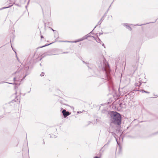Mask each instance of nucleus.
<instances>
[{
	"label": "nucleus",
	"mask_w": 158,
	"mask_h": 158,
	"mask_svg": "<svg viewBox=\"0 0 158 158\" xmlns=\"http://www.w3.org/2000/svg\"><path fill=\"white\" fill-rule=\"evenodd\" d=\"M28 69L29 67L28 66H26L22 69H18L15 73H14V74H13V75H14V74H18V75H19V74L20 75V76L19 77H14L13 79L14 81L15 82L18 81H19L21 78V75L22 74H25V75L23 78L22 79L24 78L28 75L27 72Z\"/></svg>",
	"instance_id": "nucleus-2"
},
{
	"label": "nucleus",
	"mask_w": 158,
	"mask_h": 158,
	"mask_svg": "<svg viewBox=\"0 0 158 158\" xmlns=\"http://www.w3.org/2000/svg\"><path fill=\"white\" fill-rule=\"evenodd\" d=\"M117 125L110 123V126L108 129L109 132L113 133L115 130V128Z\"/></svg>",
	"instance_id": "nucleus-3"
},
{
	"label": "nucleus",
	"mask_w": 158,
	"mask_h": 158,
	"mask_svg": "<svg viewBox=\"0 0 158 158\" xmlns=\"http://www.w3.org/2000/svg\"><path fill=\"white\" fill-rule=\"evenodd\" d=\"M64 118H66L67 116L69 115L70 114L69 111H66L65 109H64L62 112Z\"/></svg>",
	"instance_id": "nucleus-4"
},
{
	"label": "nucleus",
	"mask_w": 158,
	"mask_h": 158,
	"mask_svg": "<svg viewBox=\"0 0 158 158\" xmlns=\"http://www.w3.org/2000/svg\"><path fill=\"white\" fill-rule=\"evenodd\" d=\"M103 19L102 18L98 22V24H99L100 25L101 23L102 22V21H103Z\"/></svg>",
	"instance_id": "nucleus-11"
},
{
	"label": "nucleus",
	"mask_w": 158,
	"mask_h": 158,
	"mask_svg": "<svg viewBox=\"0 0 158 158\" xmlns=\"http://www.w3.org/2000/svg\"><path fill=\"white\" fill-rule=\"evenodd\" d=\"M52 30L53 31H54V30H53L52 28Z\"/></svg>",
	"instance_id": "nucleus-29"
},
{
	"label": "nucleus",
	"mask_w": 158,
	"mask_h": 158,
	"mask_svg": "<svg viewBox=\"0 0 158 158\" xmlns=\"http://www.w3.org/2000/svg\"><path fill=\"white\" fill-rule=\"evenodd\" d=\"M40 65L41 66V64H40Z\"/></svg>",
	"instance_id": "nucleus-31"
},
{
	"label": "nucleus",
	"mask_w": 158,
	"mask_h": 158,
	"mask_svg": "<svg viewBox=\"0 0 158 158\" xmlns=\"http://www.w3.org/2000/svg\"><path fill=\"white\" fill-rule=\"evenodd\" d=\"M87 35H85V36H84V37H83V39H84V40H85V39H86L88 37H87Z\"/></svg>",
	"instance_id": "nucleus-14"
},
{
	"label": "nucleus",
	"mask_w": 158,
	"mask_h": 158,
	"mask_svg": "<svg viewBox=\"0 0 158 158\" xmlns=\"http://www.w3.org/2000/svg\"><path fill=\"white\" fill-rule=\"evenodd\" d=\"M87 35H85V36H84V37H83V39H84V40H85V39H86L88 37H87Z\"/></svg>",
	"instance_id": "nucleus-15"
},
{
	"label": "nucleus",
	"mask_w": 158,
	"mask_h": 158,
	"mask_svg": "<svg viewBox=\"0 0 158 158\" xmlns=\"http://www.w3.org/2000/svg\"><path fill=\"white\" fill-rule=\"evenodd\" d=\"M95 40L98 43H100V41H101L99 39V38H96L95 39Z\"/></svg>",
	"instance_id": "nucleus-12"
},
{
	"label": "nucleus",
	"mask_w": 158,
	"mask_h": 158,
	"mask_svg": "<svg viewBox=\"0 0 158 158\" xmlns=\"http://www.w3.org/2000/svg\"><path fill=\"white\" fill-rule=\"evenodd\" d=\"M105 72H106V70H105Z\"/></svg>",
	"instance_id": "nucleus-32"
},
{
	"label": "nucleus",
	"mask_w": 158,
	"mask_h": 158,
	"mask_svg": "<svg viewBox=\"0 0 158 158\" xmlns=\"http://www.w3.org/2000/svg\"><path fill=\"white\" fill-rule=\"evenodd\" d=\"M60 102L62 104L64 105H66L65 102L64 100L63 99L61 98L59 99Z\"/></svg>",
	"instance_id": "nucleus-7"
},
{
	"label": "nucleus",
	"mask_w": 158,
	"mask_h": 158,
	"mask_svg": "<svg viewBox=\"0 0 158 158\" xmlns=\"http://www.w3.org/2000/svg\"><path fill=\"white\" fill-rule=\"evenodd\" d=\"M11 6H7V7H3L1 8H0V10H3V9H6V8H8L9 7H10Z\"/></svg>",
	"instance_id": "nucleus-10"
},
{
	"label": "nucleus",
	"mask_w": 158,
	"mask_h": 158,
	"mask_svg": "<svg viewBox=\"0 0 158 158\" xmlns=\"http://www.w3.org/2000/svg\"><path fill=\"white\" fill-rule=\"evenodd\" d=\"M41 39L43 38V35H41Z\"/></svg>",
	"instance_id": "nucleus-24"
},
{
	"label": "nucleus",
	"mask_w": 158,
	"mask_h": 158,
	"mask_svg": "<svg viewBox=\"0 0 158 158\" xmlns=\"http://www.w3.org/2000/svg\"><path fill=\"white\" fill-rule=\"evenodd\" d=\"M116 141H117V143L118 144V141H117V139L116 140Z\"/></svg>",
	"instance_id": "nucleus-28"
},
{
	"label": "nucleus",
	"mask_w": 158,
	"mask_h": 158,
	"mask_svg": "<svg viewBox=\"0 0 158 158\" xmlns=\"http://www.w3.org/2000/svg\"><path fill=\"white\" fill-rule=\"evenodd\" d=\"M93 158H100V157L96 156L94 157Z\"/></svg>",
	"instance_id": "nucleus-20"
},
{
	"label": "nucleus",
	"mask_w": 158,
	"mask_h": 158,
	"mask_svg": "<svg viewBox=\"0 0 158 158\" xmlns=\"http://www.w3.org/2000/svg\"><path fill=\"white\" fill-rule=\"evenodd\" d=\"M142 92L143 93L145 92V93H148V94H149V92H148V91H144V90H142Z\"/></svg>",
	"instance_id": "nucleus-16"
},
{
	"label": "nucleus",
	"mask_w": 158,
	"mask_h": 158,
	"mask_svg": "<svg viewBox=\"0 0 158 158\" xmlns=\"http://www.w3.org/2000/svg\"><path fill=\"white\" fill-rule=\"evenodd\" d=\"M46 44V45H44V46H42L40 47H39V48H43V47H45V46H48V45H50V44Z\"/></svg>",
	"instance_id": "nucleus-13"
},
{
	"label": "nucleus",
	"mask_w": 158,
	"mask_h": 158,
	"mask_svg": "<svg viewBox=\"0 0 158 158\" xmlns=\"http://www.w3.org/2000/svg\"><path fill=\"white\" fill-rule=\"evenodd\" d=\"M110 119L111 123L118 125L121 124V115L116 112H112L110 114Z\"/></svg>",
	"instance_id": "nucleus-1"
},
{
	"label": "nucleus",
	"mask_w": 158,
	"mask_h": 158,
	"mask_svg": "<svg viewBox=\"0 0 158 158\" xmlns=\"http://www.w3.org/2000/svg\"><path fill=\"white\" fill-rule=\"evenodd\" d=\"M40 75L41 76H43L44 75V73H42L41 74H40Z\"/></svg>",
	"instance_id": "nucleus-17"
},
{
	"label": "nucleus",
	"mask_w": 158,
	"mask_h": 158,
	"mask_svg": "<svg viewBox=\"0 0 158 158\" xmlns=\"http://www.w3.org/2000/svg\"><path fill=\"white\" fill-rule=\"evenodd\" d=\"M87 35V36H87V37H88H88H89V36H89V34H87V35Z\"/></svg>",
	"instance_id": "nucleus-22"
},
{
	"label": "nucleus",
	"mask_w": 158,
	"mask_h": 158,
	"mask_svg": "<svg viewBox=\"0 0 158 158\" xmlns=\"http://www.w3.org/2000/svg\"><path fill=\"white\" fill-rule=\"evenodd\" d=\"M123 26L129 29L131 31L132 30V28L129 26L128 24L123 23Z\"/></svg>",
	"instance_id": "nucleus-5"
},
{
	"label": "nucleus",
	"mask_w": 158,
	"mask_h": 158,
	"mask_svg": "<svg viewBox=\"0 0 158 158\" xmlns=\"http://www.w3.org/2000/svg\"><path fill=\"white\" fill-rule=\"evenodd\" d=\"M80 40H79V39H78L76 41H65V42H69V43H77V42H80Z\"/></svg>",
	"instance_id": "nucleus-9"
},
{
	"label": "nucleus",
	"mask_w": 158,
	"mask_h": 158,
	"mask_svg": "<svg viewBox=\"0 0 158 158\" xmlns=\"http://www.w3.org/2000/svg\"><path fill=\"white\" fill-rule=\"evenodd\" d=\"M83 63H85V62L84 61H83ZM85 63L87 64H88L87 63Z\"/></svg>",
	"instance_id": "nucleus-26"
},
{
	"label": "nucleus",
	"mask_w": 158,
	"mask_h": 158,
	"mask_svg": "<svg viewBox=\"0 0 158 158\" xmlns=\"http://www.w3.org/2000/svg\"><path fill=\"white\" fill-rule=\"evenodd\" d=\"M87 66H88L89 68V66L88 65H87Z\"/></svg>",
	"instance_id": "nucleus-30"
},
{
	"label": "nucleus",
	"mask_w": 158,
	"mask_h": 158,
	"mask_svg": "<svg viewBox=\"0 0 158 158\" xmlns=\"http://www.w3.org/2000/svg\"><path fill=\"white\" fill-rule=\"evenodd\" d=\"M79 40L80 41H83L84 40V39H83V37L82 38L79 39Z\"/></svg>",
	"instance_id": "nucleus-18"
},
{
	"label": "nucleus",
	"mask_w": 158,
	"mask_h": 158,
	"mask_svg": "<svg viewBox=\"0 0 158 158\" xmlns=\"http://www.w3.org/2000/svg\"><path fill=\"white\" fill-rule=\"evenodd\" d=\"M7 83H8V82H7ZM8 83L9 84H15V85H17V84L15 83Z\"/></svg>",
	"instance_id": "nucleus-19"
},
{
	"label": "nucleus",
	"mask_w": 158,
	"mask_h": 158,
	"mask_svg": "<svg viewBox=\"0 0 158 158\" xmlns=\"http://www.w3.org/2000/svg\"><path fill=\"white\" fill-rule=\"evenodd\" d=\"M63 53H68V52H64Z\"/></svg>",
	"instance_id": "nucleus-23"
},
{
	"label": "nucleus",
	"mask_w": 158,
	"mask_h": 158,
	"mask_svg": "<svg viewBox=\"0 0 158 158\" xmlns=\"http://www.w3.org/2000/svg\"><path fill=\"white\" fill-rule=\"evenodd\" d=\"M102 46L105 47L104 45V44H103Z\"/></svg>",
	"instance_id": "nucleus-27"
},
{
	"label": "nucleus",
	"mask_w": 158,
	"mask_h": 158,
	"mask_svg": "<svg viewBox=\"0 0 158 158\" xmlns=\"http://www.w3.org/2000/svg\"><path fill=\"white\" fill-rule=\"evenodd\" d=\"M121 104H121V103H120V104H119V106H120V107H121Z\"/></svg>",
	"instance_id": "nucleus-25"
},
{
	"label": "nucleus",
	"mask_w": 158,
	"mask_h": 158,
	"mask_svg": "<svg viewBox=\"0 0 158 158\" xmlns=\"http://www.w3.org/2000/svg\"><path fill=\"white\" fill-rule=\"evenodd\" d=\"M141 84V82L140 81H138V82H136L135 83V86H136L139 87V86H140Z\"/></svg>",
	"instance_id": "nucleus-8"
},
{
	"label": "nucleus",
	"mask_w": 158,
	"mask_h": 158,
	"mask_svg": "<svg viewBox=\"0 0 158 158\" xmlns=\"http://www.w3.org/2000/svg\"><path fill=\"white\" fill-rule=\"evenodd\" d=\"M141 25H142V24L139 25L138 24H137L136 25H135V26H141Z\"/></svg>",
	"instance_id": "nucleus-21"
},
{
	"label": "nucleus",
	"mask_w": 158,
	"mask_h": 158,
	"mask_svg": "<svg viewBox=\"0 0 158 158\" xmlns=\"http://www.w3.org/2000/svg\"><path fill=\"white\" fill-rule=\"evenodd\" d=\"M103 63H101V66L103 68H104L105 65L106 64V63L105 62V60L104 59V58H102Z\"/></svg>",
	"instance_id": "nucleus-6"
}]
</instances>
